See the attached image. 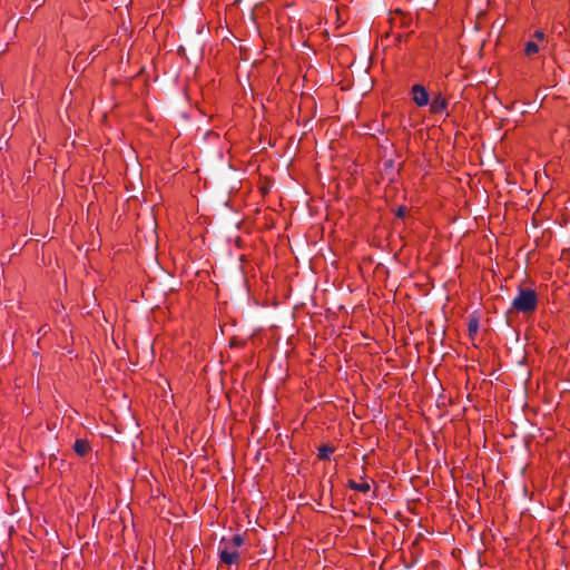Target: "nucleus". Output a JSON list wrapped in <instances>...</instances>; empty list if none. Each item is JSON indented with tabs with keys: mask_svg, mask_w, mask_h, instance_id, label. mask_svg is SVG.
Returning a JSON list of instances; mask_svg holds the SVG:
<instances>
[{
	"mask_svg": "<svg viewBox=\"0 0 570 570\" xmlns=\"http://www.w3.org/2000/svg\"><path fill=\"white\" fill-rule=\"evenodd\" d=\"M537 293L531 288H518V295L512 301V308L521 313H530L537 308Z\"/></svg>",
	"mask_w": 570,
	"mask_h": 570,
	"instance_id": "f257e3e1",
	"label": "nucleus"
},
{
	"mask_svg": "<svg viewBox=\"0 0 570 570\" xmlns=\"http://www.w3.org/2000/svg\"><path fill=\"white\" fill-rule=\"evenodd\" d=\"M413 101L419 106H426L430 101L429 92L422 85H414L411 89Z\"/></svg>",
	"mask_w": 570,
	"mask_h": 570,
	"instance_id": "f03ea898",
	"label": "nucleus"
},
{
	"mask_svg": "<svg viewBox=\"0 0 570 570\" xmlns=\"http://www.w3.org/2000/svg\"><path fill=\"white\" fill-rule=\"evenodd\" d=\"M238 552L234 549L232 550L230 547H228L227 544H225V548L220 550L219 552V558L222 560V562L226 563V564H233L235 563L237 560H238Z\"/></svg>",
	"mask_w": 570,
	"mask_h": 570,
	"instance_id": "7ed1b4c3",
	"label": "nucleus"
},
{
	"mask_svg": "<svg viewBox=\"0 0 570 570\" xmlns=\"http://www.w3.org/2000/svg\"><path fill=\"white\" fill-rule=\"evenodd\" d=\"M446 108V100L441 97L440 95L438 97H434L431 101V111L433 114H440L444 111Z\"/></svg>",
	"mask_w": 570,
	"mask_h": 570,
	"instance_id": "20e7f679",
	"label": "nucleus"
},
{
	"mask_svg": "<svg viewBox=\"0 0 570 570\" xmlns=\"http://www.w3.org/2000/svg\"><path fill=\"white\" fill-rule=\"evenodd\" d=\"M73 450L78 455L83 456L90 450V445L86 440L78 439L73 444Z\"/></svg>",
	"mask_w": 570,
	"mask_h": 570,
	"instance_id": "39448f33",
	"label": "nucleus"
},
{
	"mask_svg": "<svg viewBox=\"0 0 570 570\" xmlns=\"http://www.w3.org/2000/svg\"><path fill=\"white\" fill-rule=\"evenodd\" d=\"M333 452H334L333 446L323 444L318 448V459L327 460Z\"/></svg>",
	"mask_w": 570,
	"mask_h": 570,
	"instance_id": "423d86ee",
	"label": "nucleus"
},
{
	"mask_svg": "<svg viewBox=\"0 0 570 570\" xmlns=\"http://www.w3.org/2000/svg\"><path fill=\"white\" fill-rule=\"evenodd\" d=\"M348 487L353 490L360 491V492H367L370 491L371 487L367 482L364 483H357L354 480L348 481Z\"/></svg>",
	"mask_w": 570,
	"mask_h": 570,
	"instance_id": "0eeeda50",
	"label": "nucleus"
},
{
	"mask_svg": "<svg viewBox=\"0 0 570 570\" xmlns=\"http://www.w3.org/2000/svg\"><path fill=\"white\" fill-rule=\"evenodd\" d=\"M478 328H479V321H478V318L471 317L469 320V324H468V330H469L470 336H473L474 334H476L478 333Z\"/></svg>",
	"mask_w": 570,
	"mask_h": 570,
	"instance_id": "6e6552de",
	"label": "nucleus"
},
{
	"mask_svg": "<svg viewBox=\"0 0 570 570\" xmlns=\"http://www.w3.org/2000/svg\"><path fill=\"white\" fill-rule=\"evenodd\" d=\"M539 51V47L534 41H529L525 43L524 52L527 56L534 55Z\"/></svg>",
	"mask_w": 570,
	"mask_h": 570,
	"instance_id": "1a4fd4ad",
	"label": "nucleus"
},
{
	"mask_svg": "<svg viewBox=\"0 0 570 570\" xmlns=\"http://www.w3.org/2000/svg\"><path fill=\"white\" fill-rule=\"evenodd\" d=\"M244 543V537L240 535V534H236L233 537L232 541H229L228 543H226L228 547L230 548H238L240 547L242 544Z\"/></svg>",
	"mask_w": 570,
	"mask_h": 570,
	"instance_id": "9d476101",
	"label": "nucleus"
},
{
	"mask_svg": "<svg viewBox=\"0 0 570 570\" xmlns=\"http://www.w3.org/2000/svg\"><path fill=\"white\" fill-rule=\"evenodd\" d=\"M406 213H407V208H406L405 206H400V207L396 209L395 215H396L397 217H400V218H403V217H405Z\"/></svg>",
	"mask_w": 570,
	"mask_h": 570,
	"instance_id": "9b49d317",
	"label": "nucleus"
},
{
	"mask_svg": "<svg viewBox=\"0 0 570 570\" xmlns=\"http://www.w3.org/2000/svg\"><path fill=\"white\" fill-rule=\"evenodd\" d=\"M395 14H397V16H401V17H402V21H401V23H402V24H406V23H407V20H405V19H406V17H405V14H404V12H403L402 10H396V11H395Z\"/></svg>",
	"mask_w": 570,
	"mask_h": 570,
	"instance_id": "f8f14e48",
	"label": "nucleus"
},
{
	"mask_svg": "<svg viewBox=\"0 0 570 570\" xmlns=\"http://www.w3.org/2000/svg\"><path fill=\"white\" fill-rule=\"evenodd\" d=\"M534 38L538 39V40H543L544 39V33L542 31H535L534 32Z\"/></svg>",
	"mask_w": 570,
	"mask_h": 570,
	"instance_id": "ddd939ff",
	"label": "nucleus"
}]
</instances>
